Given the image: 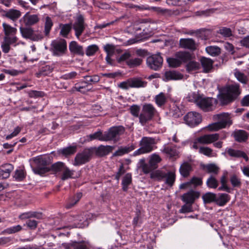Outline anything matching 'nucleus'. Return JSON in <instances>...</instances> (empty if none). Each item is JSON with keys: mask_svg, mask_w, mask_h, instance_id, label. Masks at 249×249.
I'll return each instance as SVG.
<instances>
[{"mask_svg": "<svg viewBox=\"0 0 249 249\" xmlns=\"http://www.w3.org/2000/svg\"><path fill=\"white\" fill-rule=\"evenodd\" d=\"M36 167L32 168L33 171L36 174L42 176L46 173L52 170L55 174L62 173L66 166L62 162H57L51 165L50 167H48L49 162L46 158L36 157L33 159Z\"/></svg>", "mask_w": 249, "mask_h": 249, "instance_id": "obj_1", "label": "nucleus"}, {"mask_svg": "<svg viewBox=\"0 0 249 249\" xmlns=\"http://www.w3.org/2000/svg\"><path fill=\"white\" fill-rule=\"evenodd\" d=\"M125 131V128L122 125L112 126L109 128L107 131L104 133L101 130L88 136L90 141L98 140L100 141H111L116 142L119 140L120 135H123Z\"/></svg>", "mask_w": 249, "mask_h": 249, "instance_id": "obj_2", "label": "nucleus"}, {"mask_svg": "<svg viewBox=\"0 0 249 249\" xmlns=\"http://www.w3.org/2000/svg\"><path fill=\"white\" fill-rule=\"evenodd\" d=\"M187 98L189 102L195 103L197 107L205 112L213 111V104L217 103L216 99L212 97H206L198 92L189 93Z\"/></svg>", "mask_w": 249, "mask_h": 249, "instance_id": "obj_3", "label": "nucleus"}, {"mask_svg": "<svg viewBox=\"0 0 249 249\" xmlns=\"http://www.w3.org/2000/svg\"><path fill=\"white\" fill-rule=\"evenodd\" d=\"M238 84L228 85L223 87L222 92L217 95L221 105H226L236 100L241 93Z\"/></svg>", "mask_w": 249, "mask_h": 249, "instance_id": "obj_4", "label": "nucleus"}, {"mask_svg": "<svg viewBox=\"0 0 249 249\" xmlns=\"http://www.w3.org/2000/svg\"><path fill=\"white\" fill-rule=\"evenodd\" d=\"M150 178L156 179L158 181H165L166 184L171 187L175 182L176 175L172 171L165 172L162 170H157L151 173Z\"/></svg>", "mask_w": 249, "mask_h": 249, "instance_id": "obj_5", "label": "nucleus"}, {"mask_svg": "<svg viewBox=\"0 0 249 249\" xmlns=\"http://www.w3.org/2000/svg\"><path fill=\"white\" fill-rule=\"evenodd\" d=\"M50 51L55 56H61L66 54L67 51V41L63 38H57L51 42Z\"/></svg>", "mask_w": 249, "mask_h": 249, "instance_id": "obj_6", "label": "nucleus"}, {"mask_svg": "<svg viewBox=\"0 0 249 249\" xmlns=\"http://www.w3.org/2000/svg\"><path fill=\"white\" fill-rule=\"evenodd\" d=\"M156 112V109L152 104H144L140 114V123L142 125H145L148 122L152 120Z\"/></svg>", "mask_w": 249, "mask_h": 249, "instance_id": "obj_7", "label": "nucleus"}, {"mask_svg": "<svg viewBox=\"0 0 249 249\" xmlns=\"http://www.w3.org/2000/svg\"><path fill=\"white\" fill-rule=\"evenodd\" d=\"M21 36L26 39H29L33 41L41 40L43 38V35L41 31H35L28 26H20L19 28Z\"/></svg>", "mask_w": 249, "mask_h": 249, "instance_id": "obj_8", "label": "nucleus"}, {"mask_svg": "<svg viewBox=\"0 0 249 249\" xmlns=\"http://www.w3.org/2000/svg\"><path fill=\"white\" fill-rule=\"evenodd\" d=\"M215 119H217V122L213 123L209 125V129L212 131H217L220 129L225 128L227 125L231 124L228 113H223L217 114L215 116Z\"/></svg>", "mask_w": 249, "mask_h": 249, "instance_id": "obj_9", "label": "nucleus"}, {"mask_svg": "<svg viewBox=\"0 0 249 249\" xmlns=\"http://www.w3.org/2000/svg\"><path fill=\"white\" fill-rule=\"evenodd\" d=\"M155 143V139L150 137H144L140 142L141 147L136 150L133 155L136 156L142 154L151 152L153 149V145Z\"/></svg>", "mask_w": 249, "mask_h": 249, "instance_id": "obj_10", "label": "nucleus"}, {"mask_svg": "<svg viewBox=\"0 0 249 249\" xmlns=\"http://www.w3.org/2000/svg\"><path fill=\"white\" fill-rule=\"evenodd\" d=\"M93 153V149L86 148L82 152L76 154L73 163L75 166H79L88 162Z\"/></svg>", "mask_w": 249, "mask_h": 249, "instance_id": "obj_11", "label": "nucleus"}, {"mask_svg": "<svg viewBox=\"0 0 249 249\" xmlns=\"http://www.w3.org/2000/svg\"><path fill=\"white\" fill-rule=\"evenodd\" d=\"M163 61V58L158 53L148 56L146 59V64L151 70L158 71L162 67Z\"/></svg>", "mask_w": 249, "mask_h": 249, "instance_id": "obj_12", "label": "nucleus"}, {"mask_svg": "<svg viewBox=\"0 0 249 249\" xmlns=\"http://www.w3.org/2000/svg\"><path fill=\"white\" fill-rule=\"evenodd\" d=\"M184 120L188 125L194 127L201 122L202 118L200 114L197 112H190L184 117Z\"/></svg>", "mask_w": 249, "mask_h": 249, "instance_id": "obj_13", "label": "nucleus"}, {"mask_svg": "<svg viewBox=\"0 0 249 249\" xmlns=\"http://www.w3.org/2000/svg\"><path fill=\"white\" fill-rule=\"evenodd\" d=\"M75 36L79 38L85 29V20L82 15H78L72 25Z\"/></svg>", "mask_w": 249, "mask_h": 249, "instance_id": "obj_14", "label": "nucleus"}, {"mask_svg": "<svg viewBox=\"0 0 249 249\" xmlns=\"http://www.w3.org/2000/svg\"><path fill=\"white\" fill-rule=\"evenodd\" d=\"M219 138L218 133L205 134L197 138V142L201 144H208L217 141Z\"/></svg>", "mask_w": 249, "mask_h": 249, "instance_id": "obj_15", "label": "nucleus"}, {"mask_svg": "<svg viewBox=\"0 0 249 249\" xmlns=\"http://www.w3.org/2000/svg\"><path fill=\"white\" fill-rule=\"evenodd\" d=\"M199 196L200 193L199 192L191 190L188 192L184 194L181 196V199L187 204L192 205L196 199L198 198Z\"/></svg>", "mask_w": 249, "mask_h": 249, "instance_id": "obj_16", "label": "nucleus"}, {"mask_svg": "<svg viewBox=\"0 0 249 249\" xmlns=\"http://www.w3.org/2000/svg\"><path fill=\"white\" fill-rule=\"evenodd\" d=\"M18 40L17 36H5L3 41L1 44V48L3 52L5 53H8L10 50V45L15 43Z\"/></svg>", "mask_w": 249, "mask_h": 249, "instance_id": "obj_17", "label": "nucleus"}, {"mask_svg": "<svg viewBox=\"0 0 249 249\" xmlns=\"http://www.w3.org/2000/svg\"><path fill=\"white\" fill-rule=\"evenodd\" d=\"M249 133L244 130L236 129L232 133L235 141L238 142H245L249 138Z\"/></svg>", "mask_w": 249, "mask_h": 249, "instance_id": "obj_18", "label": "nucleus"}, {"mask_svg": "<svg viewBox=\"0 0 249 249\" xmlns=\"http://www.w3.org/2000/svg\"><path fill=\"white\" fill-rule=\"evenodd\" d=\"M179 47L181 48L194 51L196 49V43L192 38H181L179 40Z\"/></svg>", "mask_w": 249, "mask_h": 249, "instance_id": "obj_19", "label": "nucleus"}, {"mask_svg": "<svg viewBox=\"0 0 249 249\" xmlns=\"http://www.w3.org/2000/svg\"><path fill=\"white\" fill-rule=\"evenodd\" d=\"M14 169V166L10 163L2 164L0 167V178L3 179L9 177L11 172Z\"/></svg>", "mask_w": 249, "mask_h": 249, "instance_id": "obj_20", "label": "nucleus"}, {"mask_svg": "<svg viewBox=\"0 0 249 249\" xmlns=\"http://www.w3.org/2000/svg\"><path fill=\"white\" fill-rule=\"evenodd\" d=\"M24 21L25 26H30L37 23L39 18L37 15H30L26 13L20 19Z\"/></svg>", "mask_w": 249, "mask_h": 249, "instance_id": "obj_21", "label": "nucleus"}, {"mask_svg": "<svg viewBox=\"0 0 249 249\" xmlns=\"http://www.w3.org/2000/svg\"><path fill=\"white\" fill-rule=\"evenodd\" d=\"M67 249H89V243L86 241H73L69 243L66 247Z\"/></svg>", "mask_w": 249, "mask_h": 249, "instance_id": "obj_22", "label": "nucleus"}, {"mask_svg": "<svg viewBox=\"0 0 249 249\" xmlns=\"http://www.w3.org/2000/svg\"><path fill=\"white\" fill-rule=\"evenodd\" d=\"M69 49L71 53L83 56L84 51L82 46L79 45L76 41H72L69 44Z\"/></svg>", "mask_w": 249, "mask_h": 249, "instance_id": "obj_23", "label": "nucleus"}, {"mask_svg": "<svg viewBox=\"0 0 249 249\" xmlns=\"http://www.w3.org/2000/svg\"><path fill=\"white\" fill-rule=\"evenodd\" d=\"M165 79L166 81L178 80L183 78V75L176 71H166L164 73Z\"/></svg>", "mask_w": 249, "mask_h": 249, "instance_id": "obj_24", "label": "nucleus"}, {"mask_svg": "<svg viewBox=\"0 0 249 249\" xmlns=\"http://www.w3.org/2000/svg\"><path fill=\"white\" fill-rule=\"evenodd\" d=\"M161 160V158L158 155L154 154L151 156L148 163V169L149 170V173L158 168V164Z\"/></svg>", "mask_w": 249, "mask_h": 249, "instance_id": "obj_25", "label": "nucleus"}, {"mask_svg": "<svg viewBox=\"0 0 249 249\" xmlns=\"http://www.w3.org/2000/svg\"><path fill=\"white\" fill-rule=\"evenodd\" d=\"M201 64L205 73L209 72L213 69V61L210 58L202 57L200 59Z\"/></svg>", "mask_w": 249, "mask_h": 249, "instance_id": "obj_26", "label": "nucleus"}, {"mask_svg": "<svg viewBox=\"0 0 249 249\" xmlns=\"http://www.w3.org/2000/svg\"><path fill=\"white\" fill-rule=\"evenodd\" d=\"M21 16V12L18 10L11 9L6 11L3 17H6L13 21H16Z\"/></svg>", "mask_w": 249, "mask_h": 249, "instance_id": "obj_27", "label": "nucleus"}, {"mask_svg": "<svg viewBox=\"0 0 249 249\" xmlns=\"http://www.w3.org/2000/svg\"><path fill=\"white\" fill-rule=\"evenodd\" d=\"M135 148V146L133 144L128 145L124 147H120L113 155L114 156H122L124 154L128 153Z\"/></svg>", "mask_w": 249, "mask_h": 249, "instance_id": "obj_28", "label": "nucleus"}, {"mask_svg": "<svg viewBox=\"0 0 249 249\" xmlns=\"http://www.w3.org/2000/svg\"><path fill=\"white\" fill-rule=\"evenodd\" d=\"M230 200L229 196L227 194L220 193L216 194V200L215 203L219 206L225 205Z\"/></svg>", "mask_w": 249, "mask_h": 249, "instance_id": "obj_29", "label": "nucleus"}, {"mask_svg": "<svg viewBox=\"0 0 249 249\" xmlns=\"http://www.w3.org/2000/svg\"><path fill=\"white\" fill-rule=\"evenodd\" d=\"M192 171V166L187 162H185L182 163L179 168V172L181 175L184 178L188 177Z\"/></svg>", "mask_w": 249, "mask_h": 249, "instance_id": "obj_30", "label": "nucleus"}, {"mask_svg": "<svg viewBox=\"0 0 249 249\" xmlns=\"http://www.w3.org/2000/svg\"><path fill=\"white\" fill-rule=\"evenodd\" d=\"M113 149V147L110 145H100L97 149L96 154L100 157H103L107 155L110 153Z\"/></svg>", "mask_w": 249, "mask_h": 249, "instance_id": "obj_31", "label": "nucleus"}, {"mask_svg": "<svg viewBox=\"0 0 249 249\" xmlns=\"http://www.w3.org/2000/svg\"><path fill=\"white\" fill-rule=\"evenodd\" d=\"M154 100L156 105L160 107H163L167 102V98L163 92H160L156 95Z\"/></svg>", "mask_w": 249, "mask_h": 249, "instance_id": "obj_32", "label": "nucleus"}, {"mask_svg": "<svg viewBox=\"0 0 249 249\" xmlns=\"http://www.w3.org/2000/svg\"><path fill=\"white\" fill-rule=\"evenodd\" d=\"M77 149L76 146H70L65 148L61 149L58 151L59 154H62L63 156L68 157L74 154Z\"/></svg>", "mask_w": 249, "mask_h": 249, "instance_id": "obj_33", "label": "nucleus"}, {"mask_svg": "<svg viewBox=\"0 0 249 249\" xmlns=\"http://www.w3.org/2000/svg\"><path fill=\"white\" fill-rule=\"evenodd\" d=\"M132 183V175L131 173H127L123 177L122 182V189L124 191H127L128 186Z\"/></svg>", "mask_w": 249, "mask_h": 249, "instance_id": "obj_34", "label": "nucleus"}, {"mask_svg": "<svg viewBox=\"0 0 249 249\" xmlns=\"http://www.w3.org/2000/svg\"><path fill=\"white\" fill-rule=\"evenodd\" d=\"M176 57L178 58L181 62H186L191 59V55L189 52H178L175 54Z\"/></svg>", "mask_w": 249, "mask_h": 249, "instance_id": "obj_35", "label": "nucleus"}, {"mask_svg": "<svg viewBox=\"0 0 249 249\" xmlns=\"http://www.w3.org/2000/svg\"><path fill=\"white\" fill-rule=\"evenodd\" d=\"M129 84L130 88H140L145 87L146 86L147 82L141 80L139 78H129Z\"/></svg>", "mask_w": 249, "mask_h": 249, "instance_id": "obj_36", "label": "nucleus"}, {"mask_svg": "<svg viewBox=\"0 0 249 249\" xmlns=\"http://www.w3.org/2000/svg\"><path fill=\"white\" fill-rule=\"evenodd\" d=\"M60 27L61 28L60 35L63 37H67L71 30L72 24L71 23L60 24Z\"/></svg>", "mask_w": 249, "mask_h": 249, "instance_id": "obj_37", "label": "nucleus"}, {"mask_svg": "<svg viewBox=\"0 0 249 249\" xmlns=\"http://www.w3.org/2000/svg\"><path fill=\"white\" fill-rule=\"evenodd\" d=\"M202 168L206 170L207 173H213L214 175H217L219 171V168L214 163L203 165Z\"/></svg>", "mask_w": 249, "mask_h": 249, "instance_id": "obj_38", "label": "nucleus"}, {"mask_svg": "<svg viewBox=\"0 0 249 249\" xmlns=\"http://www.w3.org/2000/svg\"><path fill=\"white\" fill-rule=\"evenodd\" d=\"M2 26L5 34V36H15L17 30L16 28L11 26L10 25L6 24V23H3Z\"/></svg>", "mask_w": 249, "mask_h": 249, "instance_id": "obj_39", "label": "nucleus"}, {"mask_svg": "<svg viewBox=\"0 0 249 249\" xmlns=\"http://www.w3.org/2000/svg\"><path fill=\"white\" fill-rule=\"evenodd\" d=\"M202 198L205 204H209L212 202L215 203L216 200V194L211 192H208L204 194Z\"/></svg>", "mask_w": 249, "mask_h": 249, "instance_id": "obj_40", "label": "nucleus"}, {"mask_svg": "<svg viewBox=\"0 0 249 249\" xmlns=\"http://www.w3.org/2000/svg\"><path fill=\"white\" fill-rule=\"evenodd\" d=\"M53 70V68L50 65L44 66L36 73V76L39 77L41 76L48 75L52 72Z\"/></svg>", "mask_w": 249, "mask_h": 249, "instance_id": "obj_41", "label": "nucleus"}, {"mask_svg": "<svg viewBox=\"0 0 249 249\" xmlns=\"http://www.w3.org/2000/svg\"><path fill=\"white\" fill-rule=\"evenodd\" d=\"M206 52L213 56H216L221 53V49L216 46H210L206 48Z\"/></svg>", "mask_w": 249, "mask_h": 249, "instance_id": "obj_42", "label": "nucleus"}, {"mask_svg": "<svg viewBox=\"0 0 249 249\" xmlns=\"http://www.w3.org/2000/svg\"><path fill=\"white\" fill-rule=\"evenodd\" d=\"M227 152L230 156L232 157H243L244 158H245V157L247 158V155L244 152L240 150H234L232 148H229L228 149Z\"/></svg>", "mask_w": 249, "mask_h": 249, "instance_id": "obj_43", "label": "nucleus"}, {"mask_svg": "<svg viewBox=\"0 0 249 249\" xmlns=\"http://www.w3.org/2000/svg\"><path fill=\"white\" fill-rule=\"evenodd\" d=\"M74 172V171L73 170H71L68 167L66 166L61 173V180H65L69 178H73Z\"/></svg>", "mask_w": 249, "mask_h": 249, "instance_id": "obj_44", "label": "nucleus"}, {"mask_svg": "<svg viewBox=\"0 0 249 249\" xmlns=\"http://www.w3.org/2000/svg\"><path fill=\"white\" fill-rule=\"evenodd\" d=\"M218 184V181L212 175L207 179L206 181V185L209 188L216 189Z\"/></svg>", "mask_w": 249, "mask_h": 249, "instance_id": "obj_45", "label": "nucleus"}, {"mask_svg": "<svg viewBox=\"0 0 249 249\" xmlns=\"http://www.w3.org/2000/svg\"><path fill=\"white\" fill-rule=\"evenodd\" d=\"M142 62V60L141 58H135L134 59H129L126 61L127 65L130 68H134L140 65Z\"/></svg>", "mask_w": 249, "mask_h": 249, "instance_id": "obj_46", "label": "nucleus"}, {"mask_svg": "<svg viewBox=\"0 0 249 249\" xmlns=\"http://www.w3.org/2000/svg\"><path fill=\"white\" fill-rule=\"evenodd\" d=\"M99 49V47L97 45L92 44L89 45L86 49V54L89 56L93 55Z\"/></svg>", "mask_w": 249, "mask_h": 249, "instance_id": "obj_47", "label": "nucleus"}, {"mask_svg": "<svg viewBox=\"0 0 249 249\" xmlns=\"http://www.w3.org/2000/svg\"><path fill=\"white\" fill-rule=\"evenodd\" d=\"M199 68V63L194 61H190L186 65V69L189 71H196Z\"/></svg>", "mask_w": 249, "mask_h": 249, "instance_id": "obj_48", "label": "nucleus"}, {"mask_svg": "<svg viewBox=\"0 0 249 249\" xmlns=\"http://www.w3.org/2000/svg\"><path fill=\"white\" fill-rule=\"evenodd\" d=\"M129 111L131 114L135 117H138L140 119V107L137 105H133L129 108Z\"/></svg>", "mask_w": 249, "mask_h": 249, "instance_id": "obj_49", "label": "nucleus"}, {"mask_svg": "<svg viewBox=\"0 0 249 249\" xmlns=\"http://www.w3.org/2000/svg\"><path fill=\"white\" fill-rule=\"evenodd\" d=\"M170 113L172 114L173 117L175 118H179L183 114L180 108L177 105L174 104L172 108L170 110Z\"/></svg>", "mask_w": 249, "mask_h": 249, "instance_id": "obj_50", "label": "nucleus"}, {"mask_svg": "<svg viewBox=\"0 0 249 249\" xmlns=\"http://www.w3.org/2000/svg\"><path fill=\"white\" fill-rule=\"evenodd\" d=\"M167 62L168 63L170 67L176 68L180 66V61L177 57L176 58H168L167 59Z\"/></svg>", "mask_w": 249, "mask_h": 249, "instance_id": "obj_51", "label": "nucleus"}, {"mask_svg": "<svg viewBox=\"0 0 249 249\" xmlns=\"http://www.w3.org/2000/svg\"><path fill=\"white\" fill-rule=\"evenodd\" d=\"M14 178L18 181H21L25 178V172L23 169H18L15 172Z\"/></svg>", "mask_w": 249, "mask_h": 249, "instance_id": "obj_52", "label": "nucleus"}, {"mask_svg": "<svg viewBox=\"0 0 249 249\" xmlns=\"http://www.w3.org/2000/svg\"><path fill=\"white\" fill-rule=\"evenodd\" d=\"M230 181L233 187H240L241 181L239 178L235 175H232L230 178Z\"/></svg>", "mask_w": 249, "mask_h": 249, "instance_id": "obj_53", "label": "nucleus"}, {"mask_svg": "<svg viewBox=\"0 0 249 249\" xmlns=\"http://www.w3.org/2000/svg\"><path fill=\"white\" fill-rule=\"evenodd\" d=\"M217 33L226 37H228L232 36L231 29L227 27H222L219 29L217 31Z\"/></svg>", "mask_w": 249, "mask_h": 249, "instance_id": "obj_54", "label": "nucleus"}, {"mask_svg": "<svg viewBox=\"0 0 249 249\" xmlns=\"http://www.w3.org/2000/svg\"><path fill=\"white\" fill-rule=\"evenodd\" d=\"M162 151L169 155L171 157H173L177 154L176 149L172 146L165 147Z\"/></svg>", "mask_w": 249, "mask_h": 249, "instance_id": "obj_55", "label": "nucleus"}, {"mask_svg": "<svg viewBox=\"0 0 249 249\" xmlns=\"http://www.w3.org/2000/svg\"><path fill=\"white\" fill-rule=\"evenodd\" d=\"M53 22L50 18L47 17L46 18V21L45 23V34L46 36H48L50 32V30L53 26Z\"/></svg>", "mask_w": 249, "mask_h": 249, "instance_id": "obj_56", "label": "nucleus"}, {"mask_svg": "<svg viewBox=\"0 0 249 249\" xmlns=\"http://www.w3.org/2000/svg\"><path fill=\"white\" fill-rule=\"evenodd\" d=\"M84 78L86 79V81L88 83H96L100 81V78L97 75H93L92 76L86 75L84 77Z\"/></svg>", "mask_w": 249, "mask_h": 249, "instance_id": "obj_57", "label": "nucleus"}, {"mask_svg": "<svg viewBox=\"0 0 249 249\" xmlns=\"http://www.w3.org/2000/svg\"><path fill=\"white\" fill-rule=\"evenodd\" d=\"M234 75L237 79L243 84H246L247 82V76L241 72L236 71L234 73Z\"/></svg>", "mask_w": 249, "mask_h": 249, "instance_id": "obj_58", "label": "nucleus"}, {"mask_svg": "<svg viewBox=\"0 0 249 249\" xmlns=\"http://www.w3.org/2000/svg\"><path fill=\"white\" fill-rule=\"evenodd\" d=\"M198 152L205 156L210 157L212 155L213 150L208 147H200Z\"/></svg>", "mask_w": 249, "mask_h": 249, "instance_id": "obj_59", "label": "nucleus"}, {"mask_svg": "<svg viewBox=\"0 0 249 249\" xmlns=\"http://www.w3.org/2000/svg\"><path fill=\"white\" fill-rule=\"evenodd\" d=\"M189 185L193 184L195 187L200 186L202 184L203 181L202 178L196 177H193L189 181Z\"/></svg>", "mask_w": 249, "mask_h": 249, "instance_id": "obj_60", "label": "nucleus"}, {"mask_svg": "<svg viewBox=\"0 0 249 249\" xmlns=\"http://www.w3.org/2000/svg\"><path fill=\"white\" fill-rule=\"evenodd\" d=\"M22 229V227L20 225H18L6 229L5 231L9 234H12L18 232L20 231Z\"/></svg>", "mask_w": 249, "mask_h": 249, "instance_id": "obj_61", "label": "nucleus"}, {"mask_svg": "<svg viewBox=\"0 0 249 249\" xmlns=\"http://www.w3.org/2000/svg\"><path fill=\"white\" fill-rule=\"evenodd\" d=\"M38 224V222L35 220L29 219L26 222L25 225H26L30 230H35Z\"/></svg>", "mask_w": 249, "mask_h": 249, "instance_id": "obj_62", "label": "nucleus"}, {"mask_svg": "<svg viewBox=\"0 0 249 249\" xmlns=\"http://www.w3.org/2000/svg\"><path fill=\"white\" fill-rule=\"evenodd\" d=\"M140 167H141L144 174L149 173V170L148 169V163L145 162V159H142L139 161Z\"/></svg>", "mask_w": 249, "mask_h": 249, "instance_id": "obj_63", "label": "nucleus"}, {"mask_svg": "<svg viewBox=\"0 0 249 249\" xmlns=\"http://www.w3.org/2000/svg\"><path fill=\"white\" fill-rule=\"evenodd\" d=\"M104 49L107 54L112 55L114 53L115 47L112 44H107L104 46Z\"/></svg>", "mask_w": 249, "mask_h": 249, "instance_id": "obj_64", "label": "nucleus"}]
</instances>
